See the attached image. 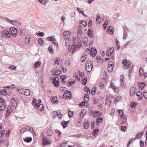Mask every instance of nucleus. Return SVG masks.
I'll return each mask as SVG.
<instances>
[{"label": "nucleus", "mask_w": 147, "mask_h": 147, "mask_svg": "<svg viewBox=\"0 0 147 147\" xmlns=\"http://www.w3.org/2000/svg\"><path fill=\"white\" fill-rule=\"evenodd\" d=\"M1 36L3 37L9 38L11 36V34L8 31L4 30L1 33Z\"/></svg>", "instance_id": "f257e3e1"}, {"label": "nucleus", "mask_w": 147, "mask_h": 147, "mask_svg": "<svg viewBox=\"0 0 147 147\" xmlns=\"http://www.w3.org/2000/svg\"><path fill=\"white\" fill-rule=\"evenodd\" d=\"M111 88H112L115 93H117L119 91V88L118 87L116 86L113 84L111 82Z\"/></svg>", "instance_id": "f03ea898"}, {"label": "nucleus", "mask_w": 147, "mask_h": 147, "mask_svg": "<svg viewBox=\"0 0 147 147\" xmlns=\"http://www.w3.org/2000/svg\"><path fill=\"white\" fill-rule=\"evenodd\" d=\"M10 31H11L10 33L14 36H16L18 33V30L14 28H11L10 29Z\"/></svg>", "instance_id": "7ed1b4c3"}, {"label": "nucleus", "mask_w": 147, "mask_h": 147, "mask_svg": "<svg viewBox=\"0 0 147 147\" xmlns=\"http://www.w3.org/2000/svg\"><path fill=\"white\" fill-rule=\"evenodd\" d=\"M54 86L56 87H58L59 85V78L57 77H55L53 79V82Z\"/></svg>", "instance_id": "20e7f679"}, {"label": "nucleus", "mask_w": 147, "mask_h": 147, "mask_svg": "<svg viewBox=\"0 0 147 147\" xmlns=\"http://www.w3.org/2000/svg\"><path fill=\"white\" fill-rule=\"evenodd\" d=\"M92 115L93 117H95L101 116L102 115V113L100 111H97L95 112H92Z\"/></svg>", "instance_id": "39448f33"}, {"label": "nucleus", "mask_w": 147, "mask_h": 147, "mask_svg": "<svg viewBox=\"0 0 147 147\" xmlns=\"http://www.w3.org/2000/svg\"><path fill=\"white\" fill-rule=\"evenodd\" d=\"M136 89L134 87H132L131 88L130 91V94L131 96L134 95L136 93Z\"/></svg>", "instance_id": "423d86ee"}, {"label": "nucleus", "mask_w": 147, "mask_h": 147, "mask_svg": "<svg viewBox=\"0 0 147 147\" xmlns=\"http://www.w3.org/2000/svg\"><path fill=\"white\" fill-rule=\"evenodd\" d=\"M138 85L139 88L142 90L145 86V84L143 82H139L138 83Z\"/></svg>", "instance_id": "0eeeda50"}, {"label": "nucleus", "mask_w": 147, "mask_h": 147, "mask_svg": "<svg viewBox=\"0 0 147 147\" xmlns=\"http://www.w3.org/2000/svg\"><path fill=\"white\" fill-rule=\"evenodd\" d=\"M93 32H94L93 30L89 29L88 32V36L89 37H91L92 38L94 37Z\"/></svg>", "instance_id": "6e6552de"}, {"label": "nucleus", "mask_w": 147, "mask_h": 147, "mask_svg": "<svg viewBox=\"0 0 147 147\" xmlns=\"http://www.w3.org/2000/svg\"><path fill=\"white\" fill-rule=\"evenodd\" d=\"M82 46V45L80 43L78 44H74L73 45V48L75 49L76 50L78 49Z\"/></svg>", "instance_id": "1a4fd4ad"}, {"label": "nucleus", "mask_w": 147, "mask_h": 147, "mask_svg": "<svg viewBox=\"0 0 147 147\" xmlns=\"http://www.w3.org/2000/svg\"><path fill=\"white\" fill-rule=\"evenodd\" d=\"M92 65L90 64L89 65H88L87 67L86 66V69L87 71L90 72L92 70Z\"/></svg>", "instance_id": "9d476101"}, {"label": "nucleus", "mask_w": 147, "mask_h": 147, "mask_svg": "<svg viewBox=\"0 0 147 147\" xmlns=\"http://www.w3.org/2000/svg\"><path fill=\"white\" fill-rule=\"evenodd\" d=\"M53 133V131L51 129H48L47 131V136H51Z\"/></svg>", "instance_id": "9b49d317"}, {"label": "nucleus", "mask_w": 147, "mask_h": 147, "mask_svg": "<svg viewBox=\"0 0 147 147\" xmlns=\"http://www.w3.org/2000/svg\"><path fill=\"white\" fill-rule=\"evenodd\" d=\"M89 105V103L88 102H86L84 101H83L81 102L80 104V106H86L87 107Z\"/></svg>", "instance_id": "f8f14e48"}, {"label": "nucleus", "mask_w": 147, "mask_h": 147, "mask_svg": "<svg viewBox=\"0 0 147 147\" xmlns=\"http://www.w3.org/2000/svg\"><path fill=\"white\" fill-rule=\"evenodd\" d=\"M30 37L29 35H27L25 39L26 44L28 45L30 44Z\"/></svg>", "instance_id": "ddd939ff"}, {"label": "nucleus", "mask_w": 147, "mask_h": 147, "mask_svg": "<svg viewBox=\"0 0 147 147\" xmlns=\"http://www.w3.org/2000/svg\"><path fill=\"white\" fill-rule=\"evenodd\" d=\"M54 114L56 115V116L58 117L59 119H60L62 117L61 113L60 112H57L56 111H55L54 112Z\"/></svg>", "instance_id": "4468645a"}, {"label": "nucleus", "mask_w": 147, "mask_h": 147, "mask_svg": "<svg viewBox=\"0 0 147 147\" xmlns=\"http://www.w3.org/2000/svg\"><path fill=\"white\" fill-rule=\"evenodd\" d=\"M53 74L54 76H59L61 74V71L59 69H57L55 71L53 72Z\"/></svg>", "instance_id": "2eb2a0df"}, {"label": "nucleus", "mask_w": 147, "mask_h": 147, "mask_svg": "<svg viewBox=\"0 0 147 147\" xmlns=\"http://www.w3.org/2000/svg\"><path fill=\"white\" fill-rule=\"evenodd\" d=\"M0 93L1 94H3L5 96L7 95V91L6 90L2 89L1 90Z\"/></svg>", "instance_id": "dca6fc26"}, {"label": "nucleus", "mask_w": 147, "mask_h": 147, "mask_svg": "<svg viewBox=\"0 0 147 147\" xmlns=\"http://www.w3.org/2000/svg\"><path fill=\"white\" fill-rule=\"evenodd\" d=\"M71 34V32L69 31H65L63 33V35L65 36H69Z\"/></svg>", "instance_id": "f3484780"}, {"label": "nucleus", "mask_w": 147, "mask_h": 147, "mask_svg": "<svg viewBox=\"0 0 147 147\" xmlns=\"http://www.w3.org/2000/svg\"><path fill=\"white\" fill-rule=\"evenodd\" d=\"M139 75L142 77L144 75V70L142 67H140L139 70Z\"/></svg>", "instance_id": "a211bd4d"}, {"label": "nucleus", "mask_w": 147, "mask_h": 147, "mask_svg": "<svg viewBox=\"0 0 147 147\" xmlns=\"http://www.w3.org/2000/svg\"><path fill=\"white\" fill-rule=\"evenodd\" d=\"M23 140L25 142H27L28 143L30 142L32 140V139L31 138H24Z\"/></svg>", "instance_id": "6ab92c4d"}, {"label": "nucleus", "mask_w": 147, "mask_h": 147, "mask_svg": "<svg viewBox=\"0 0 147 147\" xmlns=\"http://www.w3.org/2000/svg\"><path fill=\"white\" fill-rule=\"evenodd\" d=\"M44 109V107L42 104H40L38 106V109L40 111H42Z\"/></svg>", "instance_id": "aec40b11"}, {"label": "nucleus", "mask_w": 147, "mask_h": 147, "mask_svg": "<svg viewBox=\"0 0 147 147\" xmlns=\"http://www.w3.org/2000/svg\"><path fill=\"white\" fill-rule=\"evenodd\" d=\"M41 64V63L40 62H36L34 65V67L36 68H37L40 66Z\"/></svg>", "instance_id": "412c9836"}, {"label": "nucleus", "mask_w": 147, "mask_h": 147, "mask_svg": "<svg viewBox=\"0 0 147 147\" xmlns=\"http://www.w3.org/2000/svg\"><path fill=\"white\" fill-rule=\"evenodd\" d=\"M86 57V55L85 54H82V57L81 59V61L83 62L84 61Z\"/></svg>", "instance_id": "4be33fe9"}, {"label": "nucleus", "mask_w": 147, "mask_h": 147, "mask_svg": "<svg viewBox=\"0 0 147 147\" xmlns=\"http://www.w3.org/2000/svg\"><path fill=\"white\" fill-rule=\"evenodd\" d=\"M136 95L138 97H140L138 99L139 100H141L142 99V96L141 92H137L136 93Z\"/></svg>", "instance_id": "5701e85b"}, {"label": "nucleus", "mask_w": 147, "mask_h": 147, "mask_svg": "<svg viewBox=\"0 0 147 147\" xmlns=\"http://www.w3.org/2000/svg\"><path fill=\"white\" fill-rule=\"evenodd\" d=\"M24 94L26 96H28L30 94V91L29 89H26L24 91Z\"/></svg>", "instance_id": "b1692460"}, {"label": "nucleus", "mask_w": 147, "mask_h": 147, "mask_svg": "<svg viewBox=\"0 0 147 147\" xmlns=\"http://www.w3.org/2000/svg\"><path fill=\"white\" fill-rule=\"evenodd\" d=\"M68 94L69 95H71V92L69 90H67L66 92H65L64 93V94H63L64 96H65L66 97H69V96H67V95H66V94Z\"/></svg>", "instance_id": "393cba45"}, {"label": "nucleus", "mask_w": 147, "mask_h": 147, "mask_svg": "<svg viewBox=\"0 0 147 147\" xmlns=\"http://www.w3.org/2000/svg\"><path fill=\"white\" fill-rule=\"evenodd\" d=\"M96 59L99 63H101L103 61V59L99 56H97L96 57Z\"/></svg>", "instance_id": "a878e982"}, {"label": "nucleus", "mask_w": 147, "mask_h": 147, "mask_svg": "<svg viewBox=\"0 0 147 147\" xmlns=\"http://www.w3.org/2000/svg\"><path fill=\"white\" fill-rule=\"evenodd\" d=\"M103 121V119L100 117L98 118L96 120L97 123H100Z\"/></svg>", "instance_id": "bb28decb"}, {"label": "nucleus", "mask_w": 147, "mask_h": 147, "mask_svg": "<svg viewBox=\"0 0 147 147\" xmlns=\"http://www.w3.org/2000/svg\"><path fill=\"white\" fill-rule=\"evenodd\" d=\"M96 87H94L92 88V90L91 93H92V94L93 95H94L95 94V92H96Z\"/></svg>", "instance_id": "cd10ccee"}, {"label": "nucleus", "mask_w": 147, "mask_h": 147, "mask_svg": "<svg viewBox=\"0 0 147 147\" xmlns=\"http://www.w3.org/2000/svg\"><path fill=\"white\" fill-rule=\"evenodd\" d=\"M61 125H62L63 128H65L67 127V123L65 122V121H63L61 123Z\"/></svg>", "instance_id": "c85d7f7f"}, {"label": "nucleus", "mask_w": 147, "mask_h": 147, "mask_svg": "<svg viewBox=\"0 0 147 147\" xmlns=\"http://www.w3.org/2000/svg\"><path fill=\"white\" fill-rule=\"evenodd\" d=\"M54 98H55L54 97H53L52 98V99L51 100V102L52 103H55L56 104L58 102V101L57 100V99H55Z\"/></svg>", "instance_id": "c756f323"}, {"label": "nucleus", "mask_w": 147, "mask_h": 147, "mask_svg": "<svg viewBox=\"0 0 147 147\" xmlns=\"http://www.w3.org/2000/svg\"><path fill=\"white\" fill-rule=\"evenodd\" d=\"M118 113L121 115V118L122 119L123 117V111L120 110L118 111Z\"/></svg>", "instance_id": "7c9ffc66"}, {"label": "nucleus", "mask_w": 147, "mask_h": 147, "mask_svg": "<svg viewBox=\"0 0 147 147\" xmlns=\"http://www.w3.org/2000/svg\"><path fill=\"white\" fill-rule=\"evenodd\" d=\"M137 104L136 102H132L131 104V106L132 108H134L136 106Z\"/></svg>", "instance_id": "2f4dec72"}, {"label": "nucleus", "mask_w": 147, "mask_h": 147, "mask_svg": "<svg viewBox=\"0 0 147 147\" xmlns=\"http://www.w3.org/2000/svg\"><path fill=\"white\" fill-rule=\"evenodd\" d=\"M96 20L97 21V22L99 24L101 23V20L100 16H97L96 18Z\"/></svg>", "instance_id": "473e14b6"}, {"label": "nucleus", "mask_w": 147, "mask_h": 147, "mask_svg": "<svg viewBox=\"0 0 147 147\" xmlns=\"http://www.w3.org/2000/svg\"><path fill=\"white\" fill-rule=\"evenodd\" d=\"M81 24L84 27L86 26L87 25V23L86 22L84 21H82L81 22Z\"/></svg>", "instance_id": "72a5a7b5"}, {"label": "nucleus", "mask_w": 147, "mask_h": 147, "mask_svg": "<svg viewBox=\"0 0 147 147\" xmlns=\"http://www.w3.org/2000/svg\"><path fill=\"white\" fill-rule=\"evenodd\" d=\"M98 129H95L92 132L93 135L94 136H95L96 134H97L99 132Z\"/></svg>", "instance_id": "f704fd0d"}, {"label": "nucleus", "mask_w": 147, "mask_h": 147, "mask_svg": "<svg viewBox=\"0 0 147 147\" xmlns=\"http://www.w3.org/2000/svg\"><path fill=\"white\" fill-rule=\"evenodd\" d=\"M97 53V52H94L92 51H90V54L92 57H94L96 55Z\"/></svg>", "instance_id": "c9c22d12"}, {"label": "nucleus", "mask_w": 147, "mask_h": 147, "mask_svg": "<svg viewBox=\"0 0 147 147\" xmlns=\"http://www.w3.org/2000/svg\"><path fill=\"white\" fill-rule=\"evenodd\" d=\"M43 143L45 145H46L50 144L51 143V141L49 140H46L45 141H43Z\"/></svg>", "instance_id": "e433bc0d"}, {"label": "nucleus", "mask_w": 147, "mask_h": 147, "mask_svg": "<svg viewBox=\"0 0 147 147\" xmlns=\"http://www.w3.org/2000/svg\"><path fill=\"white\" fill-rule=\"evenodd\" d=\"M38 42L39 44L42 45L43 44V41L42 38H39L38 39Z\"/></svg>", "instance_id": "4c0bfd02"}, {"label": "nucleus", "mask_w": 147, "mask_h": 147, "mask_svg": "<svg viewBox=\"0 0 147 147\" xmlns=\"http://www.w3.org/2000/svg\"><path fill=\"white\" fill-rule=\"evenodd\" d=\"M89 124L88 122L84 123V127L85 128L88 129L89 127Z\"/></svg>", "instance_id": "58836bf2"}, {"label": "nucleus", "mask_w": 147, "mask_h": 147, "mask_svg": "<svg viewBox=\"0 0 147 147\" xmlns=\"http://www.w3.org/2000/svg\"><path fill=\"white\" fill-rule=\"evenodd\" d=\"M134 65H133L130 68V69L129 71V73H132L133 72H134Z\"/></svg>", "instance_id": "ea45409f"}, {"label": "nucleus", "mask_w": 147, "mask_h": 147, "mask_svg": "<svg viewBox=\"0 0 147 147\" xmlns=\"http://www.w3.org/2000/svg\"><path fill=\"white\" fill-rule=\"evenodd\" d=\"M87 79L86 78H83L82 80V84L84 85H85L87 82Z\"/></svg>", "instance_id": "a19ab883"}, {"label": "nucleus", "mask_w": 147, "mask_h": 147, "mask_svg": "<svg viewBox=\"0 0 147 147\" xmlns=\"http://www.w3.org/2000/svg\"><path fill=\"white\" fill-rule=\"evenodd\" d=\"M18 92L21 94H24V89L21 88L18 90Z\"/></svg>", "instance_id": "79ce46f5"}, {"label": "nucleus", "mask_w": 147, "mask_h": 147, "mask_svg": "<svg viewBox=\"0 0 147 147\" xmlns=\"http://www.w3.org/2000/svg\"><path fill=\"white\" fill-rule=\"evenodd\" d=\"M49 51L52 53H53V50L52 48V45H50L49 48Z\"/></svg>", "instance_id": "37998d69"}, {"label": "nucleus", "mask_w": 147, "mask_h": 147, "mask_svg": "<svg viewBox=\"0 0 147 147\" xmlns=\"http://www.w3.org/2000/svg\"><path fill=\"white\" fill-rule=\"evenodd\" d=\"M69 41L68 39L66 38L65 40V46H69Z\"/></svg>", "instance_id": "c03bdc74"}, {"label": "nucleus", "mask_w": 147, "mask_h": 147, "mask_svg": "<svg viewBox=\"0 0 147 147\" xmlns=\"http://www.w3.org/2000/svg\"><path fill=\"white\" fill-rule=\"evenodd\" d=\"M129 64L128 62H127L125 64L123 65H124L125 68V69H127L128 67H129Z\"/></svg>", "instance_id": "a18cd8bd"}, {"label": "nucleus", "mask_w": 147, "mask_h": 147, "mask_svg": "<svg viewBox=\"0 0 147 147\" xmlns=\"http://www.w3.org/2000/svg\"><path fill=\"white\" fill-rule=\"evenodd\" d=\"M142 134L143 133H141L140 132H139L138 134H136V138H140L142 136Z\"/></svg>", "instance_id": "49530a36"}, {"label": "nucleus", "mask_w": 147, "mask_h": 147, "mask_svg": "<svg viewBox=\"0 0 147 147\" xmlns=\"http://www.w3.org/2000/svg\"><path fill=\"white\" fill-rule=\"evenodd\" d=\"M16 20H10L9 21L12 24L15 25H16Z\"/></svg>", "instance_id": "de8ad7c7"}, {"label": "nucleus", "mask_w": 147, "mask_h": 147, "mask_svg": "<svg viewBox=\"0 0 147 147\" xmlns=\"http://www.w3.org/2000/svg\"><path fill=\"white\" fill-rule=\"evenodd\" d=\"M82 33H78V36L77 38L78 39V42H79V40H80V38L81 37V34Z\"/></svg>", "instance_id": "09e8293b"}, {"label": "nucleus", "mask_w": 147, "mask_h": 147, "mask_svg": "<svg viewBox=\"0 0 147 147\" xmlns=\"http://www.w3.org/2000/svg\"><path fill=\"white\" fill-rule=\"evenodd\" d=\"M38 1L40 3L43 5L45 4L46 3V1L45 0H39Z\"/></svg>", "instance_id": "8fccbe9b"}, {"label": "nucleus", "mask_w": 147, "mask_h": 147, "mask_svg": "<svg viewBox=\"0 0 147 147\" xmlns=\"http://www.w3.org/2000/svg\"><path fill=\"white\" fill-rule=\"evenodd\" d=\"M84 88L85 91H87V92L88 93H90V90L89 88H87V86H86Z\"/></svg>", "instance_id": "3c124183"}, {"label": "nucleus", "mask_w": 147, "mask_h": 147, "mask_svg": "<svg viewBox=\"0 0 147 147\" xmlns=\"http://www.w3.org/2000/svg\"><path fill=\"white\" fill-rule=\"evenodd\" d=\"M86 111L84 109H82L81 111L80 114H82L84 115H85L86 114Z\"/></svg>", "instance_id": "603ef678"}, {"label": "nucleus", "mask_w": 147, "mask_h": 147, "mask_svg": "<svg viewBox=\"0 0 147 147\" xmlns=\"http://www.w3.org/2000/svg\"><path fill=\"white\" fill-rule=\"evenodd\" d=\"M125 30H124V33H123V38L124 39H125L127 38V33L125 32Z\"/></svg>", "instance_id": "864d4df0"}, {"label": "nucleus", "mask_w": 147, "mask_h": 147, "mask_svg": "<svg viewBox=\"0 0 147 147\" xmlns=\"http://www.w3.org/2000/svg\"><path fill=\"white\" fill-rule=\"evenodd\" d=\"M73 112L71 111H69L68 113V115L69 117H71L73 116Z\"/></svg>", "instance_id": "5fc2aeb1"}, {"label": "nucleus", "mask_w": 147, "mask_h": 147, "mask_svg": "<svg viewBox=\"0 0 147 147\" xmlns=\"http://www.w3.org/2000/svg\"><path fill=\"white\" fill-rule=\"evenodd\" d=\"M110 61H109L108 62V65L107 67V70L109 72H110Z\"/></svg>", "instance_id": "6e6d98bb"}, {"label": "nucleus", "mask_w": 147, "mask_h": 147, "mask_svg": "<svg viewBox=\"0 0 147 147\" xmlns=\"http://www.w3.org/2000/svg\"><path fill=\"white\" fill-rule=\"evenodd\" d=\"M121 130L122 131H125L126 129V127L125 126H122L121 127Z\"/></svg>", "instance_id": "4d7b16f0"}, {"label": "nucleus", "mask_w": 147, "mask_h": 147, "mask_svg": "<svg viewBox=\"0 0 147 147\" xmlns=\"http://www.w3.org/2000/svg\"><path fill=\"white\" fill-rule=\"evenodd\" d=\"M53 38V37L52 36L48 37H47L46 40H50L52 41L53 40V39H52Z\"/></svg>", "instance_id": "13d9d810"}, {"label": "nucleus", "mask_w": 147, "mask_h": 147, "mask_svg": "<svg viewBox=\"0 0 147 147\" xmlns=\"http://www.w3.org/2000/svg\"><path fill=\"white\" fill-rule=\"evenodd\" d=\"M67 142H66L65 143H63L61 144V147H64L66 146V144L67 143Z\"/></svg>", "instance_id": "bf43d9fd"}, {"label": "nucleus", "mask_w": 147, "mask_h": 147, "mask_svg": "<svg viewBox=\"0 0 147 147\" xmlns=\"http://www.w3.org/2000/svg\"><path fill=\"white\" fill-rule=\"evenodd\" d=\"M5 133V130H3L1 132H0V136L1 137V136H3L4 135Z\"/></svg>", "instance_id": "052dcab7"}, {"label": "nucleus", "mask_w": 147, "mask_h": 147, "mask_svg": "<svg viewBox=\"0 0 147 147\" xmlns=\"http://www.w3.org/2000/svg\"><path fill=\"white\" fill-rule=\"evenodd\" d=\"M9 68L10 69L12 70H16V66H14L13 65L11 66Z\"/></svg>", "instance_id": "680f3d73"}, {"label": "nucleus", "mask_w": 147, "mask_h": 147, "mask_svg": "<svg viewBox=\"0 0 147 147\" xmlns=\"http://www.w3.org/2000/svg\"><path fill=\"white\" fill-rule=\"evenodd\" d=\"M144 96L145 98H147V92H143Z\"/></svg>", "instance_id": "e2e57ef3"}, {"label": "nucleus", "mask_w": 147, "mask_h": 147, "mask_svg": "<svg viewBox=\"0 0 147 147\" xmlns=\"http://www.w3.org/2000/svg\"><path fill=\"white\" fill-rule=\"evenodd\" d=\"M6 105H5L3 106H1L0 108V110L1 111H3L5 108Z\"/></svg>", "instance_id": "0e129e2a"}, {"label": "nucleus", "mask_w": 147, "mask_h": 147, "mask_svg": "<svg viewBox=\"0 0 147 147\" xmlns=\"http://www.w3.org/2000/svg\"><path fill=\"white\" fill-rule=\"evenodd\" d=\"M144 142V141L141 140L140 142V147H143Z\"/></svg>", "instance_id": "69168bd1"}, {"label": "nucleus", "mask_w": 147, "mask_h": 147, "mask_svg": "<svg viewBox=\"0 0 147 147\" xmlns=\"http://www.w3.org/2000/svg\"><path fill=\"white\" fill-rule=\"evenodd\" d=\"M75 82V81L73 82H69L68 83V85L69 86H70L71 85L73 84Z\"/></svg>", "instance_id": "338daca9"}, {"label": "nucleus", "mask_w": 147, "mask_h": 147, "mask_svg": "<svg viewBox=\"0 0 147 147\" xmlns=\"http://www.w3.org/2000/svg\"><path fill=\"white\" fill-rule=\"evenodd\" d=\"M99 86L101 88H102L104 87V85L103 83H101L100 84Z\"/></svg>", "instance_id": "774afa93"}]
</instances>
